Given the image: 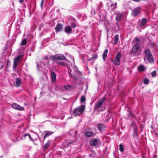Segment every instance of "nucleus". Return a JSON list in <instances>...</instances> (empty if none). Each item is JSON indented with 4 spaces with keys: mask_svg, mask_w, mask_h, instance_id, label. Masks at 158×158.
<instances>
[{
    "mask_svg": "<svg viewBox=\"0 0 158 158\" xmlns=\"http://www.w3.org/2000/svg\"><path fill=\"white\" fill-rule=\"evenodd\" d=\"M132 43L134 44L132 50L130 52L131 54H134L137 51L139 48V44L140 43V40L138 38H135L133 41Z\"/></svg>",
    "mask_w": 158,
    "mask_h": 158,
    "instance_id": "nucleus-1",
    "label": "nucleus"
},
{
    "mask_svg": "<svg viewBox=\"0 0 158 158\" xmlns=\"http://www.w3.org/2000/svg\"><path fill=\"white\" fill-rule=\"evenodd\" d=\"M85 109V106L82 105L75 109L73 112L74 115L76 116L82 113Z\"/></svg>",
    "mask_w": 158,
    "mask_h": 158,
    "instance_id": "nucleus-2",
    "label": "nucleus"
},
{
    "mask_svg": "<svg viewBox=\"0 0 158 158\" xmlns=\"http://www.w3.org/2000/svg\"><path fill=\"white\" fill-rule=\"evenodd\" d=\"M145 57L144 58V60L146 61V58L148 60L149 62L152 63L153 62V60L152 56L150 52L148 49L145 51Z\"/></svg>",
    "mask_w": 158,
    "mask_h": 158,
    "instance_id": "nucleus-3",
    "label": "nucleus"
},
{
    "mask_svg": "<svg viewBox=\"0 0 158 158\" xmlns=\"http://www.w3.org/2000/svg\"><path fill=\"white\" fill-rule=\"evenodd\" d=\"M121 57V55L120 52H119L116 55L115 59L112 61L114 64L116 65L120 64Z\"/></svg>",
    "mask_w": 158,
    "mask_h": 158,
    "instance_id": "nucleus-4",
    "label": "nucleus"
},
{
    "mask_svg": "<svg viewBox=\"0 0 158 158\" xmlns=\"http://www.w3.org/2000/svg\"><path fill=\"white\" fill-rule=\"evenodd\" d=\"M105 101L106 99L104 98H102V99L100 100L98 102L95 104L94 109L95 110H97V109L100 107L102 105L104 102Z\"/></svg>",
    "mask_w": 158,
    "mask_h": 158,
    "instance_id": "nucleus-5",
    "label": "nucleus"
},
{
    "mask_svg": "<svg viewBox=\"0 0 158 158\" xmlns=\"http://www.w3.org/2000/svg\"><path fill=\"white\" fill-rule=\"evenodd\" d=\"M22 56H19L16 57L14 60V64L13 66V69L14 71H15L16 68L18 64L20 59L22 57Z\"/></svg>",
    "mask_w": 158,
    "mask_h": 158,
    "instance_id": "nucleus-6",
    "label": "nucleus"
},
{
    "mask_svg": "<svg viewBox=\"0 0 158 158\" xmlns=\"http://www.w3.org/2000/svg\"><path fill=\"white\" fill-rule=\"evenodd\" d=\"M53 133V132L48 131H45L43 132L41 136L44 138L43 141L45 140L47 137L49 136Z\"/></svg>",
    "mask_w": 158,
    "mask_h": 158,
    "instance_id": "nucleus-7",
    "label": "nucleus"
},
{
    "mask_svg": "<svg viewBox=\"0 0 158 158\" xmlns=\"http://www.w3.org/2000/svg\"><path fill=\"white\" fill-rule=\"evenodd\" d=\"M140 7H137L132 10V14L134 16L136 17L140 12Z\"/></svg>",
    "mask_w": 158,
    "mask_h": 158,
    "instance_id": "nucleus-8",
    "label": "nucleus"
},
{
    "mask_svg": "<svg viewBox=\"0 0 158 158\" xmlns=\"http://www.w3.org/2000/svg\"><path fill=\"white\" fill-rule=\"evenodd\" d=\"M115 14L116 15L115 19L117 21H120L122 19V17L123 15V13L120 12L119 11H116Z\"/></svg>",
    "mask_w": 158,
    "mask_h": 158,
    "instance_id": "nucleus-9",
    "label": "nucleus"
},
{
    "mask_svg": "<svg viewBox=\"0 0 158 158\" xmlns=\"http://www.w3.org/2000/svg\"><path fill=\"white\" fill-rule=\"evenodd\" d=\"M12 107L15 109L20 110H23L24 108L22 107L16 103H13L12 105Z\"/></svg>",
    "mask_w": 158,
    "mask_h": 158,
    "instance_id": "nucleus-10",
    "label": "nucleus"
},
{
    "mask_svg": "<svg viewBox=\"0 0 158 158\" xmlns=\"http://www.w3.org/2000/svg\"><path fill=\"white\" fill-rule=\"evenodd\" d=\"M85 135L88 137H94L95 134H94L92 131H87L85 133Z\"/></svg>",
    "mask_w": 158,
    "mask_h": 158,
    "instance_id": "nucleus-11",
    "label": "nucleus"
},
{
    "mask_svg": "<svg viewBox=\"0 0 158 158\" xmlns=\"http://www.w3.org/2000/svg\"><path fill=\"white\" fill-rule=\"evenodd\" d=\"M63 29V25L60 24H58L55 28V30L56 32L60 31Z\"/></svg>",
    "mask_w": 158,
    "mask_h": 158,
    "instance_id": "nucleus-12",
    "label": "nucleus"
},
{
    "mask_svg": "<svg viewBox=\"0 0 158 158\" xmlns=\"http://www.w3.org/2000/svg\"><path fill=\"white\" fill-rule=\"evenodd\" d=\"M98 140L97 139H94L91 140L90 141V144L92 146H95L97 145L98 143Z\"/></svg>",
    "mask_w": 158,
    "mask_h": 158,
    "instance_id": "nucleus-13",
    "label": "nucleus"
},
{
    "mask_svg": "<svg viewBox=\"0 0 158 158\" xmlns=\"http://www.w3.org/2000/svg\"><path fill=\"white\" fill-rule=\"evenodd\" d=\"M49 64V61L48 60H46L45 61L42 62L41 67L45 69L48 66Z\"/></svg>",
    "mask_w": 158,
    "mask_h": 158,
    "instance_id": "nucleus-14",
    "label": "nucleus"
},
{
    "mask_svg": "<svg viewBox=\"0 0 158 158\" xmlns=\"http://www.w3.org/2000/svg\"><path fill=\"white\" fill-rule=\"evenodd\" d=\"M64 31L67 34H68L72 33V30L69 26H67L65 28Z\"/></svg>",
    "mask_w": 158,
    "mask_h": 158,
    "instance_id": "nucleus-15",
    "label": "nucleus"
},
{
    "mask_svg": "<svg viewBox=\"0 0 158 158\" xmlns=\"http://www.w3.org/2000/svg\"><path fill=\"white\" fill-rule=\"evenodd\" d=\"M21 83V80L20 78H17L15 81L14 82L15 85L17 87L20 86Z\"/></svg>",
    "mask_w": 158,
    "mask_h": 158,
    "instance_id": "nucleus-16",
    "label": "nucleus"
},
{
    "mask_svg": "<svg viewBox=\"0 0 158 158\" xmlns=\"http://www.w3.org/2000/svg\"><path fill=\"white\" fill-rule=\"evenodd\" d=\"M147 19L144 18H143L141 21H139V23L140 24V25L141 26H143L146 23H147Z\"/></svg>",
    "mask_w": 158,
    "mask_h": 158,
    "instance_id": "nucleus-17",
    "label": "nucleus"
},
{
    "mask_svg": "<svg viewBox=\"0 0 158 158\" xmlns=\"http://www.w3.org/2000/svg\"><path fill=\"white\" fill-rule=\"evenodd\" d=\"M51 74L52 76L51 81L53 82H54L56 81V76L55 73L53 72H51Z\"/></svg>",
    "mask_w": 158,
    "mask_h": 158,
    "instance_id": "nucleus-18",
    "label": "nucleus"
},
{
    "mask_svg": "<svg viewBox=\"0 0 158 158\" xmlns=\"http://www.w3.org/2000/svg\"><path fill=\"white\" fill-rule=\"evenodd\" d=\"M50 140H48L43 147V149L44 151H46L49 147L50 144Z\"/></svg>",
    "mask_w": 158,
    "mask_h": 158,
    "instance_id": "nucleus-19",
    "label": "nucleus"
},
{
    "mask_svg": "<svg viewBox=\"0 0 158 158\" xmlns=\"http://www.w3.org/2000/svg\"><path fill=\"white\" fill-rule=\"evenodd\" d=\"M27 136H28V138H29L31 140H32V139L31 137L30 134H26L24 135L23 137H21V139H25L26 137Z\"/></svg>",
    "mask_w": 158,
    "mask_h": 158,
    "instance_id": "nucleus-20",
    "label": "nucleus"
},
{
    "mask_svg": "<svg viewBox=\"0 0 158 158\" xmlns=\"http://www.w3.org/2000/svg\"><path fill=\"white\" fill-rule=\"evenodd\" d=\"M108 50L107 49H106L104 52L103 55V59L105 61L107 56Z\"/></svg>",
    "mask_w": 158,
    "mask_h": 158,
    "instance_id": "nucleus-21",
    "label": "nucleus"
},
{
    "mask_svg": "<svg viewBox=\"0 0 158 158\" xmlns=\"http://www.w3.org/2000/svg\"><path fill=\"white\" fill-rule=\"evenodd\" d=\"M98 128L99 130L101 131H103L105 130L104 126L102 124H100L98 125Z\"/></svg>",
    "mask_w": 158,
    "mask_h": 158,
    "instance_id": "nucleus-22",
    "label": "nucleus"
},
{
    "mask_svg": "<svg viewBox=\"0 0 158 158\" xmlns=\"http://www.w3.org/2000/svg\"><path fill=\"white\" fill-rule=\"evenodd\" d=\"M57 57L58 60H65V57L64 56L61 54H58L57 55Z\"/></svg>",
    "mask_w": 158,
    "mask_h": 158,
    "instance_id": "nucleus-23",
    "label": "nucleus"
},
{
    "mask_svg": "<svg viewBox=\"0 0 158 158\" xmlns=\"http://www.w3.org/2000/svg\"><path fill=\"white\" fill-rule=\"evenodd\" d=\"M146 69V68L143 65L139 66L138 67V70L139 71H143Z\"/></svg>",
    "mask_w": 158,
    "mask_h": 158,
    "instance_id": "nucleus-24",
    "label": "nucleus"
},
{
    "mask_svg": "<svg viewBox=\"0 0 158 158\" xmlns=\"http://www.w3.org/2000/svg\"><path fill=\"white\" fill-rule=\"evenodd\" d=\"M119 35H116L114 36V44H117L118 40Z\"/></svg>",
    "mask_w": 158,
    "mask_h": 158,
    "instance_id": "nucleus-25",
    "label": "nucleus"
},
{
    "mask_svg": "<svg viewBox=\"0 0 158 158\" xmlns=\"http://www.w3.org/2000/svg\"><path fill=\"white\" fill-rule=\"evenodd\" d=\"M51 59L53 60H58L57 55L55 56H51Z\"/></svg>",
    "mask_w": 158,
    "mask_h": 158,
    "instance_id": "nucleus-26",
    "label": "nucleus"
},
{
    "mask_svg": "<svg viewBox=\"0 0 158 158\" xmlns=\"http://www.w3.org/2000/svg\"><path fill=\"white\" fill-rule=\"evenodd\" d=\"M69 76L72 77L73 80H77V76L74 75H72L70 73H69Z\"/></svg>",
    "mask_w": 158,
    "mask_h": 158,
    "instance_id": "nucleus-27",
    "label": "nucleus"
},
{
    "mask_svg": "<svg viewBox=\"0 0 158 158\" xmlns=\"http://www.w3.org/2000/svg\"><path fill=\"white\" fill-rule=\"evenodd\" d=\"M64 87L65 89L69 90L71 89L72 87L70 85H66L64 86Z\"/></svg>",
    "mask_w": 158,
    "mask_h": 158,
    "instance_id": "nucleus-28",
    "label": "nucleus"
},
{
    "mask_svg": "<svg viewBox=\"0 0 158 158\" xmlns=\"http://www.w3.org/2000/svg\"><path fill=\"white\" fill-rule=\"evenodd\" d=\"M119 150L121 152H123L124 151L123 147L122 144H120L119 145Z\"/></svg>",
    "mask_w": 158,
    "mask_h": 158,
    "instance_id": "nucleus-29",
    "label": "nucleus"
},
{
    "mask_svg": "<svg viewBox=\"0 0 158 158\" xmlns=\"http://www.w3.org/2000/svg\"><path fill=\"white\" fill-rule=\"evenodd\" d=\"M151 45L152 47L154 48H155L157 47L156 44L152 42L151 43Z\"/></svg>",
    "mask_w": 158,
    "mask_h": 158,
    "instance_id": "nucleus-30",
    "label": "nucleus"
},
{
    "mask_svg": "<svg viewBox=\"0 0 158 158\" xmlns=\"http://www.w3.org/2000/svg\"><path fill=\"white\" fill-rule=\"evenodd\" d=\"M149 82V80L148 79L146 78L144 79L143 81V83L145 84H147Z\"/></svg>",
    "mask_w": 158,
    "mask_h": 158,
    "instance_id": "nucleus-31",
    "label": "nucleus"
},
{
    "mask_svg": "<svg viewBox=\"0 0 158 158\" xmlns=\"http://www.w3.org/2000/svg\"><path fill=\"white\" fill-rule=\"evenodd\" d=\"M27 43V40L25 39H24L22 41L21 44L22 45H25Z\"/></svg>",
    "mask_w": 158,
    "mask_h": 158,
    "instance_id": "nucleus-32",
    "label": "nucleus"
},
{
    "mask_svg": "<svg viewBox=\"0 0 158 158\" xmlns=\"http://www.w3.org/2000/svg\"><path fill=\"white\" fill-rule=\"evenodd\" d=\"M156 71H154L151 73V75L152 77H156Z\"/></svg>",
    "mask_w": 158,
    "mask_h": 158,
    "instance_id": "nucleus-33",
    "label": "nucleus"
},
{
    "mask_svg": "<svg viewBox=\"0 0 158 158\" xmlns=\"http://www.w3.org/2000/svg\"><path fill=\"white\" fill-rule=\"evenodd\" d=\"M85 100V97L84 96H82L81 98V101L82 102H84Z\"/></svg>",
    "mask_w": 158,
    "mask_h": 158,
    "instance_id": "nucleus-34",
    "label": "nucleus"
},
{
    "mask_svg": "<svg viewBox=\"0 0 158 158\" xmlns=\"http://www.w3.org/2000/svg\"><path fill=\"white\" fill-rule=\"evenodd\" d=\"M76 24L74 22L71 23V26L72 27L75 28L76 27Z\"/></svg>",
    "mask_w": 158,
    "mask_h": 158,
    "instance_id": "nucleus-35",
    "label": "nucleus"
},
{
    "mask_svg": "<svg viewBox=\"0 0 158 158\" xmlns=\"http://www.w3.org/2000/svg\"><path fill=\"white\" fill-rule=\"evenodd\" d=\"M73 143V141L72 140H70L67 142V145L68 146H69L70 144Z\"/></svg>",
    "mask_w": 158,
    "mask_h": 158,
    "instance_id": "nucleus-36",
    "label": "nucleus"
},
{
    "mask_svg": "<svg viewBox=\"0 0 158 158\" xmlns=\"http://www.w3.org/2000/svg\"><path fill=\"white\" fill-rule=\"evenodd\" d=\"M97 57V55H96L95 57L93 56V57H91L89 59V61H90V60H92L94 59H96Z\"/></svg>",
    "mask_w": 158,
    "mask_h": 158,
    "instance_id": "nucleus-37",
    "label": "nucleus"
},
{
    "mask_svg": "<svg viewBox=\"0 0 158 158\" xmlns=\"http://www.w3.org/2000/svg\"><path fill=\"white\" fill-rule=\"evenodd\" d=\"M57 64L64 66H65V64L63 62L61 61H59L57 62Z\"/></svg>",
    "mask_w": 158,
    "mask_h": 158,
    "instance_id": "nucleus-38",
    "label": "nucleus"
},
{
    "mask_svg": "<svg viewBox=\"0 0 158 158\" xmlns=\"http://www.w3.org/2000/svg\"><path fill=\"white\" fill-rule=\"evenodd\" d=\"M137 128L136 127H135L134 130V132H137Z\"/></svg>",
    "mask_w": 158,
    "mask_h": 158,
    "instance_id": "nucleus-39",
    "label": "nucleus"
},
{
    "mask_svg": "<svg viewBox=\"0 0 158 158\" xmlns=\"http://www.w3.org/2000/svg\"><path fill=\"white\" fill-rule=\"evenodd\" d=\"M138 135L137 132H134L133 135L135 136H137Z\"/></svg>",
    "mask_w": 158,
    "mask_h": 158,
    "instance_id": "nucleus-40",
    "label": "nucleus"
},
{
    "mask_svg": "<svg viewBox=\"0 0 158 158\" xmlns=\"http://www.w3.org/2000/svg\"><path fill=\"white\" fill-rule=\"evenodd\" d=\"M117 3L116 2H115V4H114V8H113V9L114 10L116 8V6L117 5Z\"/></svg>",
    "mask_w": 158,
    "mask_h": 158,
    "instance_id": "nucleus-41",
    "label": "nucleus"
},
{
    "mask_svg": "<svg viewBox=\"0 0 158 158\" xmlns=\"http://www.w3.org/2000/svg\"><path fill=\"white\" fill-rule=\"evenodd\" d=\"M43 2H44V0H42L41 3V4H40V6L41 7H42Z\"/></svg>",
    "mask_w": 158,
    "mask_h": 158,
    "instance_id": "nucleus-42",
    "label": "nucleus"
},
{
    "mask_svg": "<svg viewBox=\"0 0 158 158\" xmlns=\"http://www.w3.org/2000/svg\"><path fill=\"white\" fill-rule=\"evenodd\" d=\"M23 1H24V0H19V2L21 3L23 2Z\"/></svg>",
    "mask_w": 158,
    "mask_h": 158,
    "instance_id": "nucleus-43",
    "label": "nucleus"
},
{
    "mask_svg": "<svg viewBox=\"0 0 158 158\" xmlns=\"http://www.w3.org/2000/svg\"><path fill=\"white\" fill-rule=\"evenodd\" d=\"M114 4H112L111 5V6H112V7H113V6L114 7Z\"/></svg>",
    "mask_w": 158,
    "mask_h": 158,
    "instance_id": "nucleus-44",
    "label": "nucleus"
},
{
    "mask_svg": "<svg viewBox=\"0 0 158 158\" xmlns=\"http://www.w3.org/2000/svg\"><path fill=\"white\" fill-rule=\"evenodd\" d=\"M66 60V61H67V62H69H69H70V61H69V60Z\"/></svg>",
    "mask_w": 158,
    "mask_h": 158,
    "instance_id": "nucleus-45",
    "label": "nucleus"
},
{
    "mask_svg": "<svg viewBox=\"0 0 158 158\" xmlns=\"http://www.w3.org/2000/svg\"><path fill=\"white\" fill-rule=\"evenodd\" d=\"M37 68L38 69L39 68V65L38 64H37Z\"/></svg>",
    "mask_w": 158,
    "mask_h": 158,
    "instance_id": "nucleus-46",
    "label": "nucleus"
},
{
    "mask_svg": "<svg viewBox=\"0 0 158 158\" xmlns=\"http://www.w3.org/2000/svg\"><path fill=\"white\" fill-rule=\"evenodd\" d=\"M75 135L77 134V132L75 131Z\"/></svg>",
    "mask_w": 158,
    "mask_h": 158,
    "instance_id": "nucleus-47",
    "label": "nucleus"
},
{
    "mask_svg": "<svg viewBox=\"0 0 158 158\" xmlns=\"http://www.w3.org/2000/svg\"><path fill=\"white\" fill-rule=\"evenodd\" d=\"M73 60H74V59H73V58H71Z\"/></svg>",
    "mask_w": 158,
    "mask_h": 158,
    "instance_id": "nucleus-48",
    "label": "nucleus"
}]
</instances>
